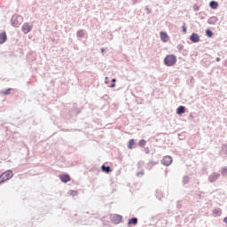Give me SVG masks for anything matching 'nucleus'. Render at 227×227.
I'll list each match as a JSON object with an SVG mask.
<instances>
[{
  "mask_svg": "<svg viewBox=\"0 0 227 227\" xmlns=\"http://www.w3.org/2000/svg\"><path fill=\"white\" fill-rule=\"evenodd\" d=\"M171 162H173V158H171V156H165L161 160V164L163 166H170Z\"/></svg>",
  "mask_w": 227,
  "mask_h": 227,
  "instance_id": "obj_3",
  "label": "nucleus"
},
{
  "mask_svg": "<svg viewBox=\"0 0 227 227\" xmlns=\"http://www.w3.org/2000/svg\"><path fill=\"white\" fill-rule=\"evenodd\" d=\"M219 176H217V175H213V176H211L210 177H209V180H210V182H214V180H217V177H218Z\"/></svg>",
  "mask_w": 227,
  "mask_h": 227,
  "instance_id": "obj_18",
  "label": "nucleus"
},
{
  "mask_svg": "<svg viewBox=\"0 0 227 227\" xmlns=\"http://www.w3.org/2000/svg\"><path fill=\"white\" fill-rule=\"evenodd\" d=\"M164 64L166 67H175L176 65V56L173 54L167 55L164 59Z\"/></svg>",
  "mask_w": 227,
  "mask_h": 227,
  "instance_id": "obj_1",
  "label": "nucleus"
},
{
  "mask_svg": "<svg viewBox=\"0 0 227 227\" xmlns=\"http://www.w3.org/2000/svg\"><path fill=\"white\" fill-rule=\"evenodd\" d=\"M209 6L210 8H212L213 10H217L218 6H219V4L215 1H211L209 3Z\"/></svg>",
  "mask_w": 227,
  "mask_h": 227,
  "instance_id": "obj_9",
  "label": "nucleus"
},
{
  "mask_svg": "<svg viewBox=\"0 0 227 227\" xmlns=\"http://www.w3.org/2000/svg\"><path fill=\"white\" fill-rule=\"evenodd\" d=\"M183 33H187V27L185 25L183 26Z\"/></svg>",
  "mask_w": 227,
  "mask_h": 227,
  "instance_id": "obj_20",
  "label": "nucleus"
},
{
  "mask_svg": "<svg viewBox=\"0 0 227 227\" xmlns=\"http://www.w3.org/2000/svg\"><path fill=\"white\" fill-rule=\"evenodd\" d=\"M118 218L121 220V216H118Z\"/></svg>",
  "mask_w": 227,
  "mask_h": 227,
  "instance_id": "obj_25",
  "label": "nucleus"
},
{
  "mask_svg": "<svg viewBox=\"0 0 227 227\" xmlns=\"http://www.w3.org/2000/svg\"><path fill=\"white\" fill-rule=\"evenodd\" d=\"M129 224H137V218H131L129 221Z\"/></svg>",
  "mask_w": 227,
  "mask_h": 227,
  "instance_id": "obj_14",
  "label": "nucleus"
},
{
  "mask_svg": "<svg viewBox=\"0 0 227 227\" xmlns=\"http://www.w3.org/2000/svg\"><path fill=\"white\" fill-rule=\"evenodd\" d=\"M146 145V140L142 139L138 142V146H145Z\"/></svg>",
  "mask_w": 227,
  "mask_h": 227,
  "instance_id": "obj_16",
  "label": "nucleus"
},
{
  "mask_svg": "<svg viewBox=\"0 0 227 227\" xmlns=\"http://www.w3.org/2000/svg\"><path fill=\"white\" fill-rule=\"evenodd\" d=\"M184 113H185V106H180L176 109V114H184Z\"/></svg>",
  "mask_w": 227,
  "mask_h": 227,
  "instance_id": "obj_10",
  "label": "nucleus"
},
{
  "mask_svg": "<svg viewBox=\"0 0 227 227\" xmlns=\"http://www.w3.org/2000/svg\"><path fill=\"white\" fill-rule=\"evenodd\" d=\"M115 86H116V84L114 83L111 85V88H114Z\"/></svg>",
  "mask_w": 227,
  "mask_h": 227,
  "instance_id": "obj_23",
  "label": "nucleus"
},
{
  "mask_svg": "<svg viewBox=\"0 0 227 227\" xmlns=\"http://www.w3.org/2000/svg\"><path fill=\"white\" fill-rule=\"evenodd\" d=\"M190 39L193 43H197V42H200V35H198V34L193 33Z\"/></svg>",
  "mask_w": 227,
  "mask_h": 227,
  "instance_id": "obj_7",
  "label": "nucleus"
},
{
  "mask_svg": "<svg viewBox=\"0 0 227 227\" xmlns=\"http://www.w3.org/2000/svg\"><path fill=\"white\" fill-rule=\"evenodd\" d=\"M12 25L14 26V27H17L19 26V24H15V23H12Z\"/></svg>",
  "mask_w": 227,
  "mask_h": 227,
  "instance_id": "obj_21",
  "label": "nucleus"
},
{
  "mask_svg": "<svg viewBox=\"0 0 227 227\" xmlns=\"http://www.w3.org/2000/svg\"><path fill=\"white\" fill-rule=\"evenodd\" d=\"M134 145H136V142L134 139H130L128 145V148H129V150H132V148H134Z\"/></svg>",
  "mask_w": 227,
  "mask_h": 227,
  "instance_id": "obj_12",
  "label": "nucleus"
},
{
  "mask_svg": "<svg viewBox=\"0 0 227 227\" xmlns=\"http://www.w3.org/2000/svg\"><path fill=\"white\" fill-rule=\"evenodd\" d=\"M101 169L104 173H111V167H106L105 165H103L101 167Z\"/></svg>",
  "mask_w": 227,
  "mask_h": 227,
  "instance_id": "obj_11",
  "label": "nucleus"
},
{
  "mask_svg": "<svg viewBox=\"0 0 227 227\" xmlns=\"http://www.w3.org/2000/svg\"><path fill=\"white\" fill-rule=\"evenodd\" d=\"M77 35L82 38V36H84V31L83 30L78 31Z\"/></svg>",
  "mask_w": 227,
  "mask_h": 227,
  "instance_id": "obj_19",
  "label": "nucleus"
},
{
  "mask_svg": "<svg viewBox=\"0 0 227 227\" xmlns=\"http://www.w3.org/2000/svg\"><path fill=\"white\" fill-rule=\"evenodd\" d=\"M112 82H116V79L114 78V79L112 80Z\"/></svg>",
  "mask_w": 227,
  "mask_h": 227,
  "instance_id": "obj_24",
  "label": "nucleus"
},
{
  "mask_svg": "<svg viewBox=\"0 0 227 227\" xmlns=\"http://www.w3.org/2000/svg\"><path fill=\"white\" fill-rule=\"evenodd\" d=\"M33 29V27L29 25V23H24L22 26V31L25 35H27Z\"/></svg>",
  "mask_w": 227,
  "mask_h": 227,
  "instance_id": "obj_4",
  "label": "nucleus"
},
{
  "mask_svg": "<svg viewBox=\"0 0 227 227\" xmlns=\"http://www.w3.org/2000/svg\"><path fill=\"white\" fill-rule=\"evenodd\" d=\"M69 194L71 196H77V194H79V192L77 191L70 190Z\"/></svg>",
  "mask_w": 227,
  "mask_h": 227,
  "instance_id": "obj_17",
  "label": "nucleus"
},
{
  "mask_svg": "<svg viewBox=\"0 0 227 227\" xmlns=\"http://www.w3.org/2000/svg\"><path fill=\"white\" fill-rule=\"evenodd\" d=\"M59 178H60L61 182H64V184H67V182H70V180H71L70 176H68L67 174H63V175L59 176Z\"/></svg>",
  "mask_w": 227,
  "mask_h": 227,
  "instance_id": "obj_5",
  "label": "nucleus"
},
{
  "mask_svg": "<svg viewBox=\"0 0 227 227\" xmlns=\"http://www.w3.org/2000/svg\"><path fill=\"white\" fill-rule=\"evenodd\" d=\"M216 61L217 62L221 61V58H216Z\"/></svg>",
  "mask_w": 227,
  "mask_h": 227,
  "instance_id": "obj_22",
  "label": "nucleus"
},
{
  "mask_svg": "<svg viewBox=\"0 0 227 227\" xmlns=\"http://www.w3.org/2000/svg\"><path fill=\"white\" fill-rule=\"evenodd\" d=\"M221 214H222L221 209L213 210V215H215V217L221 215Z\"/></svg>",
  "mask_w": 227,
  "mask_h": 227,
  "instance_id": "obj_13",
  "label": "nucleus"
},
{
  "mask_svg": "<svg viewBox=\"0 0 227 227\" xmlns=\"http://www.w3.org/2000/svg\"><path fill=\"white\" fill-rule=\"evenodd\" d=\"M6 32H3L2 34H0V44L4 43V42H6Z\"/></svg>",
  "mask_w": 227,
  "mask_h": 227,
  "instance_id": "obj_8",
  "label": "nucleus"
},
{
  "mask_svg": "<svg viewBox=\"0 0 227 227\" xmlns=\"http://www.w3.org/2000/svg\"><path fill=\"white\" fill-rule=\"evenodd\" d=\"M11 178H13V172L12 170H7L0 176V184H4V182H6Z\"/></svg>",
  "mask_w": 227,
  "mask_h": 227,
  "instance_id": "obj_2",
  "label": "nucleus"
},
{
  "mask_svg": "<svg viewBox=\"0 0 227 227\" xmlns=\"http://www.w3.org/2000/svg\"><path fill=\"white\" fill-rule=\"evenodd\" d=\"M206 35L207 36H208L209 38H212L214 33H212V31L210 29H207L206 30Z\"/></svg>",
  "mask_w": 227,
  "mask_h": 227,
  "instance_id": "obj_15",
  "label": "nucleus"
},
{
  "mask_svg": "<svg viewBox=\"0 0 227 227\" xmlns=\"http://www.w3.org/2000/svg\"><path fill=\"white\" fill-rule=\"evenodd\" d=\"M160 39L162 40V42L166 43L168 42L169 40V35H168V34L166 32H160Z\"/></svg>",
  "mask_w": 227,
  "mask_h": 227,
  "instance_id": "obj_6",
  "label": "nucleus"
}]
</instances>
